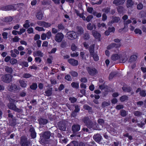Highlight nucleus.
Instances as JSON below:
<instances>
[{"instance_id":"nucleus-21","label":"nucleus","mask_w":146,"mask_h":146,"mask_svg":"<svg viewBox=\"0 0 146 146\" xmlns=\"http://www.w3.org/2000/svg\"><path fill=\"white\" fill-rule=\"evenodd\" d=\"M50 134L49 132H46L44 133L43 135V137L46 139H48L50 137Z\"/></svg>"},{"instance_id":"nucleus-30","label":"nucleus","mask_w":146,"mask_h":146,"mask_svg":"<svg viewBox=\"0 0 146 146\" xmlns=\"http://www.w3.org/2000/svg\"><path fill=\"white\" fill-rule=\"evenodd\" d=\"M124 27L123 29H126L127 27V25L131 23V21L130 20H128L126 21H124Z\"/></svg>"},{"instance_id":"nucleus-39","label":"nucleus","mask_w":146,"mask_h":146,"mask_svg":"<svg viewBox=\"0 0 146 146\" xmlns=\"http://www.w3.org/2000/svg\"><path fill=\"white\" fill-rule=\"evenodd\" d=\"M93 14L94 15L96 16L97 17L99 18L101 17L102 14L100 13H98L96 12H94Z\"/></svg>"},{"instance_id":"nucleus-51","label":"nucleus","mask_w":146,"mask_h":146,"mask_svg":"<svg viewBox=\"0 0 146 146\" xmlns=\"http://www.w3.org/2000/svg\"><path fill=\"white\" fill-rule=\"evenodd\" d=\"M25 29L23 28H22L20 29L19 31H18V34L19 35H21L23 33L25 32Z\"/></svg>"},{"instance_id":"nucleus-23","label":"nucleus","mask_w":146,"mask_h":146,"mask_svg":"<svg viewBox=\"0 0 146 146\" xmlns=\"http://www.w3.org/2000/svg\"><path fill=\"white\" fill-rule=\"evenodd\" d=\"M43 16V14L41 11L38 12L36 15V17L39 20L41 19L42 18Z\"/></svg>"},{"instance_id":"nucleus-18","label":"nucleus","mask_w":146,"mask_h":146,"mask_svg":"<svg viewBox=\"0 0 146 146\" xmlns=\"http://www.w3.org/2000/svg\"><path fill=\"white\" fill-rule=\"evenodd\" d=\"M134 4L132 0H127L126 6L127 8L131 7Z\"/></svg>"},{"instance_id":"nucleus-24","label":"nucleus","mask_w":146,"mask_h":146,"mask_svg":"<svg viewBox=\"0 0 146 146\" xmlns=\"http://www.w3.org/2000/svg\"><path fill=\"white\" fill-rule=\"evenodd\" d=\"M90 55L93 57L95 61H97L99 60V57L97 54L96 53H93V54H90Z\"/></svg>"},{"instance_id":"nucleus-3","label":"nucleus","mask_w":146,"mask_h":146,"mask_svg":"<svg viewBox=\"0 0 146 146\" xmlns=\"http://www.w3.org/2000/svg\"><path fill=\"white\" fill-rule=\"evenodd\" d=\"M20 87L15 84H11L8 87V89L10 91L13 92H18L20 90Z\"/></svg>"},{"instance_id":"nucleus-17","label":"nucleus","mask_w":146,"mask_h":146,"mask_svg":"<svg viewBox=\"0 0 146 146\" xmlns=\"http://www.w3.org/2000/svg\"><path fill=\"white\" fill-rule=\"evenodd\" d=\"M87 70L88 73L90 75H94L96 73V70L94 68H88Z\"/></svg>"},{"instance_id":"nucleus-25","label":"nucleus","mask_w":146,"mask_h":146,"mask_svg":"<svg viewBox=\"0 0 146 146\" xmlns=\"http://www.w3.org/2000/svg\"><path fill=\"white\" fill-rule=\"evenodd\" d=\"M38 121L40 124L44 125L47 123V121L46 119L42 118H40L38 119Z\"/></svg>"},{"instance_id":"nucleus-56","label":"nucleus","mask_w":146,"mask_h":146,"mask_svg":"<svg viewBox=\"0 0 146 146\" xmlns=\"http://www.w3.org/2000/svg\"><path fill=\"white\" fill-rule=\"evenodd\" d=\"M20 39V38L17 36H15L13 39V41L15 42H18Z\"/></svg>"},{"instance_id":"nucleus-19","label":"nucleus","mask_w":146,"mask_h":146,"mask_svg":"<svg viewBox=\"0 0 146 146\" xmlns=\"http://www.w3.org/2000/svg\"><path fill=\"white\" fill-rule=\"evenodd\" d=\"M71 49L73 51L79 50V48H78V46H76L74 43H72V44L71 46Z\"/></svg>"},{"instance_id":"nucleus-59","label":"nucleus","mask_w":146,"mask_h":146,"mask_svg":"<svg viewBox=\"0 0 146 146\" xmlns=\"http://www.w3.org/2000/svg\"><path fill=\"white\" fill-rule=\"evenodd\" d=\"M110 10V8H106L103 9L102 11H103V12L106 13H108L109 12Z\"/></svg>"},{"instance_id":"nucleus-60","label":"nucleus","mask_w":146,"mask_h":146,"mask_svg":"<svg viewBox=\"0 0 146 146\" xmlns=\"http://www.w3.org/2000/svg\"><path fill=\"white\" fill-rule=\"evenodd\" d=\"M143 7V5L141 3H140L139 4L137 5V8L138 9H139V10L141 9H142Z\"/></svg>"},{"instance_id":"nucleus-4","label":"nucleus","mask_w":146,"mask_h":146,"mask_svg":"<svg viewBox=\"0 0 146 146\" xmlns=\"http://www.w3.org/2000/svg\"><path fill=\"white\" fill-rule=\"evenodd\" d=\"M66 37L69 39L73 40L78 37V36L76 32L73 31L68 32L66 35Z\"/></svg>"},{"instance_id":"nucleus-22","label":"nucleus","mask_w":146,"mask_h":146,"mask_svg":"<svg viewBox=\"0 0 146 146\" xmlns=\"http://www.w3.org/2000/svg\"><path fill=\"white\" fill-rule=\"evenodd\" d=\"M33 55L34 56H40L42 57L43 56V54L40 51H38L35 52L33 53Z\"/></svg>"},{"instance_id":"nucleus-62","label":"nucleus","mask_w":146,"mask_h":146,"mask_svg":"<svg viewBox=\"0 0 146 146\" xmlns=\"http://www.w3.org/2000/svg\"><path fill=\"white\" fill-rule=\"evenodd\" d=\"M48 42L47 41H44L43 42L42 44V46L43 47H46L48 46Z\"/></svg>"},{"instance_id":"nucleus-16","label":"nucleus","mask_w":146,"mask_h":146,"mask_svg":"<svg viewBox=\"0 0 146 146\" xmlns=\"http://www.w3.org/2000/svg\"><path fill=\"white\" fill-rule=\"evenodd\" d=\"M80 129V127L79 125H74L72 126V130L74 132L78 131Z\"/></svg>"},{"instance_id":"nucleus-38","label":"nucleus","mask_w":146,"mask_h":146,"mask_svg":"<svg viewBox=\"0 0 146 146\" xmlns=\"http://www.w3.org/2000/svg\"><path fill=\"white\" fill-rule=\"evenodd\" d=\"M35 29L39 31H45V29L43 27H36L35 28Z\"/></svg>"},{"instance_id":"nucleus-6","label":"nucleus","mask_w":146,"mask_h":146,"mask_svg":"<svg viewBox=\"0 0 146 146\" xmlns=\"http://www.w3.org/2000/svg\"><path fill=\"white\" fill-rule=\"evenodd\" d=\"M64 35L62 33H59L56 35L55 37V40L58 42H60L64 38Z\"/></svg>"},{"instance_id":"nucleus-13","label":"nucleus","mask_w":146,"mask_h":146,"mask_svg":"<svg viewBox=\"0 0 146 146\" xmlns=\"http://www.w3.org/2000/svg\"><path fill=\"white\" fill-rule=\"evenodd\" d=\"M87 28L88 30H92L93 29H95L96 28V26L94 24H92L89 23L87 25Z\"/></svg>"},{"instance_id":"nucleus-32","label":"nucleus","mask_w":146,"mask_h":146,"mask_svg":"<svg viewBox=\"0 0 146 146\" xmlns=\"http://www.w3.org/2000/svg\"><path fill=\"white\" fill-rule=\"evenodd\" d=\"M72 87L78 88L79 87V84L77 82H73L71 84Z\"/></svg>"},{"instance_id":"nucleus-15","label":"nucleus","mask_w":146,"mask_h":146,"mask_svg":"<svg viewBox=\"0 0 146 146\" xmlns=\"http://www.w3.org/2000/svg\"><path fill=\"white\" fill-rule=\"evenodd\" d=\"M92 33L93 36L96 38L99 39L100 37V35L97 31H93L92 32Z\"/></svg>"},{"instance_id":"nucleus-20","label":"nucleus","mask_w":146,"mask_h":146,"mask_svg":"<svg viewBox=\"0 0 146 146\" xmlns=\"http://www.w3.org/2000/svg\"><path fill=\"white\" fill-rule=\"evenodd\" d=\"M97 26L98 29H106V25L104 23H98L97 24Z\"/></svg>"},{"instance_id":"nucleus-35","label":"nucleus","mask_w":146,"mask_h":146,"mask_svg":"<svg viewBox=\"0 0 146 146\" xmlns=\"http://www.w3.org/2000/svg\"><path fill=\"white\" fill-rule=\"evenodd\" d=\"M94 45H92L90 46V47L89 50L90 54H93L94 52Z\"/></svg>"},{"instance_id":"nucleus-43","label":"nucleus","mask_w":146,"mask_h":146,"mask_svg":"<svg viewBox=\"0 0 146 146\" xmlns=\"http://www.w3.org/2000/svg\"><path fill=\"white\" fill-rule=\"evenodd\" d=\"M128 98V97L127 96H122L120 98V100L121 101V102H123L125 101V100H127Z\"/></svg>"},{"instance_id":"nucleus-53","label":"nucleus","mask_w":146,"mask_h":146,"mask_svg":"<svg viewBox=\"0 0 146 146\" xmlns=\"http://www.w3.org/2000/svg\"><path fill=\"white\" fill-rule=\"evenodd\" d=\"M46 36L48 39L50 38V37L52 36V34L50 31H48L46 33Z\"/></svg>"},{"instance_id":"nucleus-63","label":"nucleus","mask_w":146,"mask_h":146,"mask_svg":"<svg viewBox=\"0 0 146 146\" xmlns=\"http://www.w3.org/2000/svg\"><path fill=\"white\" fill-rule=\"evenodd\" d=\"M56 50L57 49L56 48H54L52 49L49 52V53L50 54L54 53L55 52Z\"/></svg>"},{"instance_id":"nucleus-2","label":"nucleus","mask_w":146,"mask_h":146,"mask_svg":"<svg viewBox=\"0 0 146 146\" xmlns=\"http://www.w3.org/2000/svg\"><path fill=\"white\" fill-rule=\"evenodd\" d=\"M14 99H11L10 101V103L8 104V106L9 108L10 109L13 110L14 111L18 112H21V111L20 109L17 108L16 105L13 103L16 100Z\"/></svg>"},{"instance_id":"nucleus-27","label":"nucleus","mask_w":146,"mask_h":146,"mask_svg":"<svg viewBox=\"0 0 146 146\" xmlns=\"http://www.w3.org/2000/svg\"><path fill=\"white\" fill-rule=\"evenodd\" d=\"M79 109L78 106H75V109L72 113L71 114V115L73 117H75L76 115V114L75 113H76L79 111Z\"/></svg>"},{"instance_id":"nucleus-57","label":"nucleus","mask_w":146,"mask_h":146,"mask_svg":"<svg viewBox=\"0 0 146 146\" xmlns=\"http://www.w3.org/2000/svg\"><path fill=\"white\" fill-rule=\"evenodd\" d=\"M117 11L119 13L121 12L123 10V8L121 6H119L117 7Z\"/></svg>"},{"instance_id":"nucleus-34","label":"nucleus","mask_w":146,"mask_h":146,"mask_svg":"<svg viewBox=\"0 0 146 146\" xmlns=\"http://www.w3.org/2000/svg\"><path fill=\"white\" fill-rule=\"evenodd\" d=\"M12 20V18L10 17H6L4 18V21L6 22H9L11 21Z\"/></svg>"},{"instance_id":"nucleus-8","label":"nucleus","mask_w":146,"mask_h":146,"mask_svg":"<svg viewBox=\"0 0 146 146\" xmlns=\"http://www.w3.org/2000/svg\"><path fill=\"white\" fill-rule=\"evenodd\" d=\"M68 61L70 64L73 66H76L78 64V61L73 59H69Z\"/></svg>"},{"instance_id":"nucleus-11","label":"nucleus","mask_w":146,"mask_h":146,"mask_svg":"<svg viewBox=\"0 0 146 146\" xmlns=\"http://www.w3.org/2000/svg\"><path fill=\"white\" fill-rule=\"evenodd\" d=\"M93 139L97 142H99L102 140V137L99 134H97L94 135L93 137Z\"/></svg>"},{"instance_id":"nucleus-29","label":"nucleus","mask_w":146,"mask_h":146,"mask_svg":"<svg viewBox=\"0 0 146 146\" xmlns=\"http://www.w3.org/2000/svg\"><path fill=\"white\" fill-rule=\"evenodd\" d=\"M137 58V56L135 55L132 56H131L129 60V62H133Z\"/></svg>"},{"instance_id":"nucleus-49","label":"nucleus","mask_w":146,"mask_h":146,"mask_svg":"<svg viewBox=\"0 0 146 146\" xmlns=\"http://www.w3.org/2000/svg\"><path fill=\"white\" fill-rule=\"evenodd\" d=\"M69 100L71 101V103H74L76 101V98L74 97H70L69 98Z\"/></svg>"},{"instance_id":"nucleus-54","label":"nucleus","mask_w":146,"mask_h":146,"mask_svg":"<svg viewBox=\"0 0 146 146\" xmlns=\"http://www.w3.org/2000/svg\"><path fill=\"white\" fill-rule=\"evenodd\" d=\"M140 94L142 96H145L146 95L145 91L143 90L141 91L140 93Z\"/></svg>"},{"instance_id":"nucleus-46","label":"nucleus","mask_w":146,"mask_h":146,"mask_svg":"<svg viewBox=\"0 0 146 146\" xmlns=\"http://www.w3.org/2000/svg\"><path fill=\"white\" fill-rule=\"evenodd\" d=\"M93 18V16L92 15H90L88 16L86 19V20L88 22H89Z\"/></svg>"},{"instance_id":"nucleus-10","label":"nucleus","mask_w":146,"mask_h":146,"mask_svg":"<svg viewBox=\"0 0 146 146\" xmlns=\"http://www.w3.org/2000/svg\"><path fill=\"white\" fill-rule=\"evenodd\" d=\"M121 57V55L118 53L113 54L111 57V59L113 60H115L119 59Z\"/></svg>"},{"instance_id":"nucleus-40","label":"nucleus","mask_w":146,"mask_h":146,"mask_svg":"<svg viewBox=\"0 0 146 146\" xmlns=\"http://www.w3.org/2000/svg\"><path fill=\"white\" fill-rule=\"evenodd\" d=\"M120 18L118 17H113V20L111 21V23H113L114 22H118L120 20Z\"/></svg>"},{"instance_id":"nucleus-28","label":"nucleus","mask_w":146,"mask_h":146,"mask_svg":"<svg viewBox=\"0 0 146 146\" xmlns=\"http://www.w3.org/2000/svg\"><path fill=\"white\" fill-rule=\"evenodd\" d=\"M83 29L82 27H77V33L78 35H80L83 33Z\"/></svg>"},{"instance_id":"nucleus-45","label":"nucleus","mask_w":146,"mask_h":146,"mask_svg":"<svg viewBox=\"0 0 146 146\" xmlns=\"http://www.w3.org/2000/svg\"><path fill=\"white\" fill-rule=\"evenodd\" d=\"M46 95L47 96H50L52 94V91L51 90H49L45 92Z\"/></svg>"},{"instance_id":"nucleus-55","label":"nucleus","mask_w":146,"mask_h":146,"mask_svg":"<svg viewBox=\"0 0 146 146\" xmlns=\"http://www.w3.org/2000/svg\"><path fill=\"white\" fill-rule=\"evenodd\" d=\"M41 39L42 40H44L46 39L47 37L45 33H43L41 35Z\"/></svg>"},{"instance_id":"nucleus-44","label":"nucleus","mask_w":146,"mask_h":146,"mask_svg":"<svg viewBox=\"0 0 146 146\" xmlns=\"http://www.w3.org/2000/svg\"><path fill=\"white\" fill-rule=\"evenodd\" d=\"M64 78L65 79L68 81H71L72 80V78L69 75H67L65 76Z\"/></svg>"},{"instance_id":"nucleus-50","label":"nucleus","mask_w":146,"mask_h":146,"mask_svg":"<svg viewBox=\"0 0 146 146\" xmlns=\"http://www.w3.org/2000/svg\"><path fill=\"white\" fill-rule=\"evenodd\" d=\"M93 10V9L92 7H87V11L90 13H92Z\"/></svg>"},{"instance_id":"nucleus-52","label":"nucleus","mask_w":146,"mask_h":146,"mask_svg":"<svg viewBox=\"0 0 146 146\" xmlns=\"http://www.w3.org/2000/svg\"><path fill=\"white\" fill-rule=\"evenodd\" d=\"M70 145H73L74 146H78V142L76 141H72L71 143H70Z\"/></svg>"},{"instance_id":"nucleus-64","label":"nucleus","mask_w":146,"mask_h":146,"mask_svg":"<svg viewBox=\"0 0 146 146\" xmlns=\"http://www.w3.org/2000/svg\"><path fill=\"white\" fill-rule=\"evenodd\" d=\"M27 31L28 32V33L30 34L31 33H32L33 32V29L32 28H30L28 29L27 30Z\"/></svg>"},{"instance_id":"nucleus-9","label":"nucleus","mask_w":146,"mask_h":146,"mask_svg":"<svg viewBox=\"0 0 146 146\" xmlns=\"http://www.w3.org/2000/svg\"><path fill=\"white\" fill-rule=\"evenodd\" d=\"M21 143L22 146H28L29 144V142L27 139L23 137L21 138Z\"/></svg>"},{"instance_id":"nucleus-5","label":"nucleus","mask_w":146,"mask_h":146,"mask_svg":"<svg viewBox=\"0 0 146 146\" xmlns=\"http://www.w3.org/2000/svg\"><path fill=\"white\" fill-rule=\"evenodd\" d=\"M12 76L10 74H7L3 76L2 77V80L6 83L10 82L12 80Z\"/></svg>"},{"instance_id":"nucleus-33","label":"nucleus","mask_w":146,"mask_h":146,"mask_svg":"<svg viewBox=\"0 0 146 146\" xmlns=\"http://www.w3.org/2000/svg\"><path fill=\"white\" fill-rule=\"evenodd\" d=\"M5 70L7 72L10 73H12L13 71V70L11 68L7 66L6 67Z\"/></svg>"},{"instance_id":"nucleus-42","label":"nucleus","mask_w":146,"mask_h":146,"mask_svg":"<svg viewBox=\"0 0 146 146\" xmlns=\"http://www.w3.org/2000/svg\"><path fill=\"white\" fill-rule=\"evenodd\" d=\"M37 87V85L36 84L33 83L30 86V88L33 90H35Z\"/></svg>"},{"instance_id":"nucleus-1","label":"nucleus","mask_w":146,"mask_h":146,"mask_svg":"<svg viewBox=\"0 0 146 146\" xmlns=\"http://www.w3.org/2000/svg\"><path fill=\"white\" fill-rule=\"evenodd\" d=\"M84 123L86 124L88 128H92L94 130H100L103 127V125L104 123V120L101 119H99L98 120V123L100 124L101 127H98L96 125V122L94 123L90 122L88 118L86 117L84 119Z\"/></svg>"},{"instance_id":"nucleus-47","label":"nucleus","mask_w":146,"mask_h":146,"mask_svg":"<svg viewBox=\"0 0 146 146\" xmlns=\"http://www.w3.org/2000/svg\"><path fill=\"white\" fill-rule=\"evenodd\" d=\"M20 65L22 66H23L25 67H27L29 66L28 63L26 62H23L21 63Z\"/></svg>"},{"instance_id":"nucleus-41","label":"nucleus","mask_w":146,"mask_h":146,"mask_svg":"<svg viewBox=\"0 0 146 146\" xmlns=\"http://www.w3.org/2000/svg\"><path fill=\"white\" fill-rule=\"evenodd\" d=\"M70 73L73 77H76L78 75L77 73L75 71H72L70 72Z\"/></svg>"},{"instance_id":"nucleus-36","label":"nucleus","mask_w":146,"mask_h":146,"mask_svg":"<svg viewBox=\"0 0 146 146\" xmlns=\"http://www.w3.org/2000/svg\"><path fill=\"white\" fill-rule=\"evenodd\" d=\"M10 62L11 64L13 65L17 63V60L16 59L12 58L10 60Z\"/></svg>"},{"instance_id":"nucleus-26","label":"nucleus","mask_w":146,"mask_h":146,"mask_svg":"<svg viewBox=\"0 0 146 146\" xmlns=\"http://www.w3.org/2000/svg\"><path fill=\"white\" fill-rule=\"evenodd\" d=\"M19 82L21 87L25 88L26 87L27 84L25 81L23 80H19Z\"/></svg>"},{"instance_id":"nucleus-12","label":"nucleus","mask_w":146,"mask_h":146,"mask_svg":"<svg viewBox=\"0 0 146 146\" xmlns=\"http://www.w3.org/2000/svg\"><path fill=\"white\" fill-rule=\"evenodd\" d=\"M121 46V44L120 43H118L117 44L115 43H113L108 45L107 47V48L108 49H110L114 47L117 48Z\"/></svg>"},{"instance_id":"nucleus-31","label":"nucleus","mask_w":146,"mask_h":146,"mask_svg":"<svg viewBox=\"0 0 146 146\" xmlns=\"http://www.w3.org/2000/svg\"><path fill=\"white\" fill-rule=\"evenodd\" d=\"M29 23L30 22L28 20H26L25 21V24L23 25V27L25 28H28L30 26Z\"/></svg>"},{"instance_id":"nucleus-58","label":"nucleus","mask_w":146,"mask_h":146,"mask_svg":"<svg viewBox=\"0 0 146 146\" xmlns=\"http://www.w3.org/2000/svg\"><path fill=\"white\" fill-rule=\"evenodd\" d=\"M60 141L61 142L64 143H66L67 141V139H65L63 137H62L60 139Z\"/></svg>"},{"instance_id":"nucleus-14","label":"nucleus","mask_w":146,"mask_h":146,"mask_svg":"<svg viewBox=\"0 0 146 146\" xmlns=\"http://www.w3.org/2000/svg\"><path fill=\"white\" fill-rule=\"evenodd\" d=\"M125 1V0H114L113 1V3L116 5H118L123 4Z\"/></svg>"},{"instance_id":"nucleus-61","label":"nucleus","mask_w":146,"mask_h":146,"mask_svg":"<svg viewBox=\"0 0 146 146\" xmlns=\"http://www.w3.org/2000/svg\"><path fill=\"white\" fill-rule=\"evenodd\" d=\"M6 9L5 10L6 11H9L10 10L13 8V7L12 6L9 5L5 7Z\"/></svg>"},{"instance_id":"nucleus-7","label":"nucleus","mask_w":146,"mask_h":146,"mask_svg":"<svg viewBox=\"0 0 146 146\" xmlns=\"http://www.w3.org/2000/svg\"><path fill=\"white\" fill-rule=\"evenodd\" d=\"M37 24L39 26H43L45 28H48L51 25L50 23L44 21H38Z\"/></svg>"},{"instance_id":"nucleus-48","label":"nucleus","mask_w":146,"mask_h":146,"mask_svg":"<svg viewBox=\"0 0 146 146\" xmlns=\"http://www.w3.org/2000/svg\"><path fill=\"white\" fill-rule=\"evenodd\" d=\"M79 53L78 52H73V53L71 54L70 55L72 57H77L79 55Z\"/></svg>"},{"instance_id":"nucleus-37","label":"nucleus","mask_w":146,"mask_h":146,"mask_svg":"<svg viewBox=\"0 0 146 146\" xmlns=\"http://www.w3.org/2000/svg\"><path fill=\"white\" fill-rule=\"evenodd\" d=\"M134 32L136 34H139V35H141L142 32L141 30L139 29H136L134 30Z\"/></svg>"}]
</instances>
